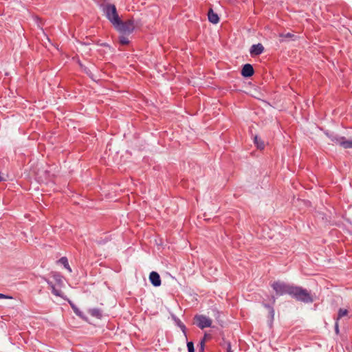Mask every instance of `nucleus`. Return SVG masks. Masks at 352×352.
<instances>
[{
    "label": "nucleus",
    "instance_id": "1",
    "mask_svg": "<svg viewBox=\"0 0 352 352\" xmlns=\"http://www.w3.org/2000/svg\"><path fill=\"white\" fill-rule=\"evenodd\" d=\"M291 296L296 300H300L305 303H310L314 301V299L309 292L300 287L294 286Z\"/></svg>",
    "mask_w": 352,
    "mask_h": 352
},
{
    "label": "nucleus",
    "instance_id": "2",
    "mask_svg": "<svg viewBox=\"0 0 352 352\" xmlns=\"http://www.w3.org/2000/svg\"><path fill=\"white\" fill-rule=\"evenodd\" d=\"M103 11L106 17L111 23L113 26L118 23V21L120 19L118 14L116 8L113 4H107L104 6Z\"/></svg>",
    "mask_w": 352,
    "mask_h": 352
},
{
    "label": "nucleus",
    "instance_id": "3",
    "mask_svg": "<svg viewBox=\"0 0 352 352\" xmlns=\"http://www.w3.org/2000/svg\"><path fill=\"white\" fill-rule=\"evenodd\" d=\"M115 29L118 32L124 34H131L135 29L134 21L132 19H129L123 22L121 19L118 21V23L113 25Z\"/></svg>",
    "mask_w": 352,
    "mask_h": 352
},
{
    "label": "nucleus",
    "instance_id": "4",
    "mask_svg": "<svg viewBox=\"0 0 352 352\" xmlns=\"http://www.w3.org/2000/svg\"><path fill=\"white\" fill-rule=\"evenodd\" d=\"M272 287L276 292L277 295L282 296L284 294H289L291 296L294 286L286 284L283 282L277 281L272 284Z\"/></svg>",
    "mask_w": 352,
    "mask_h": 352
},
{
    "label": "nucleus",
    "instance_id": "5",
    "mask_svg": "<svg viewBox=\"0 0 352 352\" xmlns=\"http://www.w3.org/2000/svg\"><path fill=\"white\" fill-rule=\"evenodd\" d=\"M197 325L201 329L210 327L212 325V320L204 315H197L195 317Z\"/></svg>",
    "mask_w": 352,
    "mask_h": 352
},
{
    "label": "nucleus",
    "instance_id": "6",
    "mask_svg": "<svg viewBox=\"0 0 352 352\" xmlns=\"http://www.w3.org/2000/svg\"><path fill=\"white\" fill-rule=\"evenodd\" d=\"M264 52V47L261 43L252 45L250 53L252 56H258Z\"/></svg>",
    "mask_w": 352,
    "mask_h": 352
},
{
    "label": "nucleus",
    "instance_id": "7",
    "mask_svg": "<svg viewBox=\"0 0 352 352\" xmlns=\"http://www.w3.org/2000/svg\"><path fill=\"white\" fill-rule=\"evenodd\" d=\"M149 280L155 287H159L161 285V279L159 274L156 272H152L149 275Z\"/></svg>",
    "mask_w": 352,
    "mask_h": 352
},
{
    "label": "nucleus",
    "instance_id": "8",
    "mask_svg": "<svg viewBox=\"0 0 352 352\" xmlns=\"http://www.w3.org/2000/svg\"><path fill=\"white\" fill-rule=\"evenodd\" d=\"M254 74V68L250 64H245L242 70L241 75L244 77H250Z\"/></svg>",
    "mask_w": 352,
    "mask_h": 352
},
{
    "label": "nucleus",
    "instance_id": "9",
    "mask_svg": "<svg viewBox=\"0 0 352 352\" xmlns=\"http://www.w3.org/2000/svg\"><path fill=\"white\" fill-rule=\"evenodd\" d=\"M208 17L210 22L213 24H217L219 21V18L217 14L213 12V10L210 8L208 13Z\"/></svg>",
    "mask_w": 352,
    "mask_h": 352
},
{
    "label": "nucleus",
    "instance_id": "10",
    "mask_svg": "<svg viewBox=\"0 0 352 352\" xmlns=\"http://www.w3.org/2000/svg\"><path fill=\"white\" fill-rule=\"evenodd\" d=\"M339 145L344 148H352V140H347L344 137L339 140Z\"/></svg>",
    "mask_w": 352,
    "mask_h": 352
},
{
    "label": "nucleus",
    "instance_id": "11",
    "mask_svg": "<svg viewBox=\"0 0 352 352\" xmlns=\"http://www.w3.org/2000/svg\"><path fill=\"white\" fill-rule=\"evenodd\" d=\"M254 144L256 145L257 148L259 149H263L265 147L264 142L258 138L257 135L254 137Z\"/></svg>",
    "mask_w": 352,
    "mask_h": 352
},
{
    "label": "nucleus",
    "instance_id": "12",
    "mask_svg": "<svg viewBox=\"0 0 352 352\" xmlns=\"http://www.w3.org/2000/svg\"><path fill=\"white\" fill-rule=\"evenodd\" d=\"M89 314L97 318H100L102 317V311L99 309H91L89 310Z\"/></svg>",
    "mask_w": 352,
    "mask_h": 352
},
{
    "label": "nucleus",
    "instance_id": "13",
    "mask_svg": "<svg viewBox=\"0 0 352 352\" xmlns=\"http://www.w3.org/2000/svg\"><path fill=\"white\" fill-rule=\"evenodd\" d=\"M48 284L52 289V292L57 296H62V293H61V291L59 290V289H57L55 286L50 282H48Z\"/></svg>",
    "mask_w": 352,
    "mask_h": 352
},
{
    "label": "nucleus",
    "instance_id": "14",
    "mask_svg": "<svg viewBox=\"0 0 352 352\" xmlns=\"http://www.w3.org/2000/svg\"><path fill=\"white\" fill-rule=\"evenodd\" d=\"M347 314H348L347 309L340 308L338 310V317H337L336 320L338 321V320L341 319L342 317L347 316Z\"/></svg>",
    "mask_w": 352,
    "mask_h": 352
},
{
    "label": "nucleus",
    "instance_id": "15",
    "mask_svg": "<svg viewBox=\"0 0 352 352\" xmlns=\"http://www.w3.org/2000/svg\"><path fill=\"white\" fill-rule=\"evenodd\" d=\"M59 262L64 265V267L68 270L69 272H72V269L70 268L67 258L66 257H62L60 258Z\"/></svg>",
    "mask_w": 352,
    "mask_h": 352
},
{
    "label": "nucleus",
    "instance_id": "16",
    "mask_svg": "<svg viewBox=\"0 0 352 352\" xmlns=\"http://www.w3.org/2000/svg\"><path fill=\"white\" fill-rule=\"evenodd\" d=\"M294 36V35L292 34L291 33H287V34L283 33L279 35V37H280L279 40L280 42H283V41H286L287 38H291Z\"/></svg>",
    "mask_w": 352,
    "mask_h": 352
},
{
    "label": "nucleus",
    "instance_id": "17",
    "mask_svg": "<svg viewBox=\"0 0 352 352\" xmlns=\"http://www.w3.org/2000/svg\"><path fill=\"white\" fill-rule=\"evenodd\" d=\"M119 41L122 45H127L129 43L128 38L124 36H120L119 38Z\"/></svg>",
    "mask_w": 352,
    "mask_h": 352
},
{
    "label": "nucleus",
    "instance_id": "18",
    "mask_svg": "<svg viewBox=\"0 0 352 352\" xmlns=\"http://www.w3.org/2000/svg\"><path fill=\"white\" fill-rule=\"evenodd\" d=\"M187 347L188 352H195L194 344L192 342H189L187 343Z\"/></svg>",
    "mask_w": 352,
    "mask_h": 352
},
{
    "label": "nucleus",
    "instance_id": "19",
    "mask_svg": "<svg viewBox=\"0 0 352 352\" xmlns=\"http://www.w3.org/2000/svg\"><path fill=\"white\" fill-rule=\"evenodd\" d=\"M341 138H344V137H336L331 139L332 142L335 143L336 144L339 145V140Z\"/></svg>",
    "mask_w": 352,
    "mask_h": 352
},
{
    "label": "nucleus",
    "instance_id": "20",
    "mask_svg": "<svg viewBox=\"0 0 352 352\" xmlns=\"http://www.w3.org/2000/svg\"><path fill=\"white\" fill-rule=\"evenodd\" d=\"M204 346H205V341H204V340H202L200 342V343H199V347H200L199 350H200L201 352H203V351H204Z\"/></svg>",
    "mask_w": 352,
    "mask_h": 352
},
{
    "label": "nucleus",
    "instance_id": "21",
    "mask_svg": "<svg viewBox=\"0 0 352 352\" xmlns=\"http://www.w3.org/2000/svg\"><path fill=\"white\" fill-rule=\"evenodd\" d=\"M54 277L60 284L62 283L63 281L61 277L59 275H54Z\"/></svg>",
    "mask_w": 352,
    "mask_h": 352
},
{
    "label": "nucleus",
    "instance_id": "22",
    "mask_svg": "<svg viewBox=\"0 0 352 352\" xmlns=\"http://www.w3.org/2000/svg\"><path fill=\"white\" fill-rule=\"evenodd\" d=\"M1 298L11 299V298H12V297L4 295L3 294H0V299H1Z\"/></svg>",
    "mask_w": 352,
    "mask_h": 352
},
{
    "label": "nucleus",
    "instance_id": "23",
    "mask_svg": "<svg viewBox=\"0 0 352 352\" xmlns=\"http://www.w3.org/2000/svg\"><path fill=\"white\" fill-rule=\"evenodd\" d=\"M265 307H267V308H269V309H270V314H271V316H272V318H273V317H274V309H273L271 307L267 306V305H265Z\"/></svg>",
    "mask_w": 352,
    "mask_h": 352
},
{
    "label": "nucleus",
    "instance_id": "24",
    "mask_svg": "<svg viewBox=\"0 0 352 352\" xmlns=\"http://www.w3.org/2000/svg\"><path fill=\"white\" fill-rule=\"evenodd\" d=\"M335 331H336V333L337 334H338L339 333V327H338V321L336 322V324H335Z\"/></svg>",
    "mask_w": 352,
    "mask_h": 352
},
{
    "label": "nucleus",
    "instance_id": "25",
    "mask_svg": "<svg viewBox=\"0 0 352 352\" xmlns=\"http://www.w3.org/2000/svg\"><path fill=\"white\" fill-rule=\"evenodd\" d=\"M74 310L75 313H76L77 315L80 316V312L79 311V310H78V309L74 308Z\"/></svg>",
    "mask_w": 352,
    "mask_h": 352
},
{
    "label": "nucleus",
    "instance_id": "26",
    "mask_svg": "<svg viewBox=\"0 0 352 352\" xmlns=\"http://www.w3.org/2000/svg\"><path fill=\"white\" fill-rule=\"evenodd\" d=\"M182 328L183 331H184L185 326H184V325H183V326L182 327Z\"/></svg>",
    "mask_w": 352,
    "mask_h": 352
},
{
    "label": "nucleus",
    "instance_id": "27",
    "mask_svg": "<svg viewBox=\"0 0 352 352\" xmlns=\"http://www.w3.org/2000/svg\"><path fill=\"white\" fill-rule=\"evenodd\" d=\"M203 340H204V341L206 342V336H205V337L203 338Z\"/></svg>",
    "mask_w": 352,
    "mask_h": 352
}]
</instances>
